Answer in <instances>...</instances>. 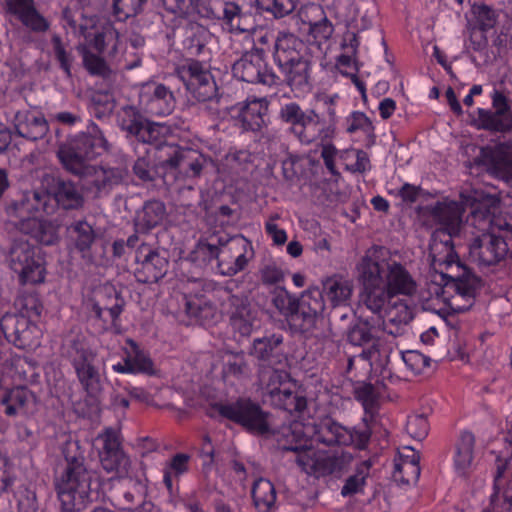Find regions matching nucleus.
I'll list each match as a JSON object with an SVG mask.
<instances>
[{"label":"nucleus","instance_id":"39","mask_svg":"<svg viewBox=\"0 0 512 512\" xmlns=\"http://www.w3.org/2000/svg\"><path fill=\"white\" fill-rule=\"evenodd\" d=\"M323 289L320 291L323 298L326 297L331 306L349 303L352 296L353 284L339 276H332L323 281Z\"/></svg>","mask_w":512,"mask_h":512},{"label":"nucleus","instance_id":"26","mask_svg":"<svg viewBox=\"0 0 512 512\" xmlns=\"http://www.w3.org/2000/svg\"><path fill=\"white\" fill-rule=\"evenodd\" d=\"M413 318V310L406 300L389 301L384 310V315L376 317L382 331L393 337L404 335L406 327Z\"/></svg>","mask_w":512,"mask_h":512},{"label":"nucleus","instance_id":"59","mask_svg":"<svg viewBox=\"0 0 512 512\" xmlns=\"http://www.w3.org/2000/svg\"><path fill=\"white\" fill-rule=\"evenodd\" d=\"M51 42L53 45L55 58L59 62L60 67L65 72L66 76L70 78L72 76L71 67L73 62V56L71 55V53L66 51L62 43V39L59 35H53Z\"/></svg>","mask_w":512,"mask_h":512},{"label":"nucleus","instance_id":"60","mask_svg":"<svg viewBox=\"0 0 512 512\" xmlns=\"http://www.w3.org/2000/svg\"><path fill=\"white\" fill-rule=\"evenodd\" d=\"M406 430L416 440H423L429 431V423L423 414L414 415L408 418Z\"/></svg>","mask_w":512,"mask_h":512},{"label":"nucleus","instance_id":"43","mask_svg":"<svg viewBox=\"0 0 512 512\" xmlns=\"http://www.w3.org/2000/svg\"><path fill=\"white\" fill-rule=\"evenodd\" d=\"M252 499L258 512H270L275 506L276 490L271 481L259 478L252 486Z\"/></svg>","mask_w":512,"mask_h":512},{"label":"nucleus","instance_id":"16","mask_svg":"<svg viewBox=\"0 0 512 512\" xmlns=\"http://www.w3.org/2000/svg\"><path fill=\"white\" fill-rule=\"evenodd\" d=\"M134 276L142 284L157 283L168 272L169 259L165 251L142 243L135 251Z\"/></svg>","mask_w":512,"mask_h":512},{"label":"nucleus","instance_id":"57","mask_svg":"<svg viewBox=\"0 0 512 512\" xmlns=\"http://www.w3.org/2000/svg\"><path fill=\"white\" fill-rule=\"evenodd\" d=\"M16 313L27 315L29 319L32 317H39L43 310V305L40 302L37 294L26 293L20 295L15 300Z\"/></svg>","mask_w":512,"mask_h":512},{"label":"nucleus","instance_id":"2","mask_svg":"<svg viewBox=\"0 0 512 512\" xmlns=\"http://www.w3.org/2000/svg\"><path fill=\"white\" fill-rule=\"evenodd\" d=\"M453 237L442 230H435L430 239L429 257L435 270L441 265L451 269V273H441L444 288L455 293L450 298L451 308L464 312L472 307L482 281L460 261L454 249Z\"/></svg>","mask_w":512,"mask_h":512},{"label":"nucleus","instance_id":"52","mask_svg":"<svg viewBox=\"0 0 512 512\" xmlns=\"http://www.w3.org/2000/svg\"><path fill=\"white\" fill-rule=\"evenodd\" d=\"M119 32L111 24H107L97 30L92 38L89 39V45L97 51L98 54H103L106 48L112 44V51H117V42Z\"/></svg>","mask_w":512,"mask_h":512},{"label":"nucleus","instance_id":"31","mask_svg":"<svg viewBox=\"0 0 512 512\" xmlns=\"http://www.w3.org/2000/svg\"><path fill=\"white\" fill-rule=\"evenodd\" d=\"M167 217L166 205L158 199L144 202L142 208L136 212L133 220L136 232L148 234L154 228L160 226Z\"/></svg>","mask_w":512,"mask_h":512},{"label":"nucleus","instance_id":"35","mask_svg":"<svg viewBox=\"0 0 512 512\" xmlns=\"http://www.w3.org/2000/svg\"><path fill=\"white\" fill-rule=\"evenodd\" d=\"M67 231L75 249L85 258L99 238L94 227L85 219L72 222Z\"/></svg>","mask_w":512,"mask_h":512},{"label":"nucleus","instance_id":"40","mask_svg":"<svg viewBox=\"0 0 512 512\" xmlns=\"http://www.w3.org/2000/svg\"><path fill=\"white\" fill-rule=\"evenodd\" d=\"M274 437L278 443V448L282 451L299 452L305 447L303 428L299 423L275 429Z\"/></svg>","mask_w":512,"mask_h":512},{"label":"nucleus","instance_id":"34","mask_svg":"<svg viewBox=\"0 0 512 512\" xmlns=\"http://www.w3.org/2000/svg\"><path fill=\"white\" fill-rule=\"evenodd\" d=\"M127 344L130 345V350L126 351L123 363L113 365V370L118 373L155 374L154 364L149 355L132 339H128Z\"/></svg>","mask_w":512,"mask_h":512},{"label":"nucleus","instance_id":"32","mask_svg":"<svg viewBox=\"0 0 512 512\" xmlns=\"http://www.w3.org/2000/svg\"><path fill=\"white\" fill-rule=\"evenodd\" d=\"M464 209L457 202H438L431 209L433 219L440 224L436 230H442L451 236H458L462 226Z\"/></svg>","mask_w":512,"mask_h":512},{"label":"nucleus","instance_id":"22","mask_svg":"<svg viewBox=\"0 0 512 512\" xmlns=\"http://www.w3.org/2000/svg\"><path fill=\"white\" fill-rule=\"evenodd\" d=\"M2 9L34 33L50 29V22L40 13L35 0H2Z\"/></svg>","mask_w":512,"mask_h":512},{"label":"nucleus","instance_id":"37","mask_svg":"<svg viewBox=\"0 0 512 512\" xmlns=\"http://www.w3.org/2000/svg\"><path fill=\"white\" fill-rule=\"evenodd\" d=\"M292 386L295 388V384L289 383L278 392H272V397L268 401L275 408L287 411L290 414L301 413L307 407V399L301 392L292 389Z\"/></svg>","mask_w":512,"mask_h":512},{"label":"nucleus","instance_id":"44","mask_svg":"<svg viewBox=\"0 0 512 512\" xmlns=\"http://www.w3.org/2000/svg\"><path fill=\"white\" fill-rule=\"evenodd\" d=\"M354 313L349 303L332 306L328 313L329 333L332 337L345 334L352 327Z\"/></svg>","mask_w":512,"mask_h":512},{"label":"nucleus","instance_id":"36","mask_svg":"<svg viewBox=\"0 0 512 512\" xmlns=\"http://www.w3.org/2000/svg\"><path fill=\"white\" fill-rule=\"evenodd\" d=\"M210 163V158L197 150L185 147L172 175L174 177L180 175L183 178H198Z\"/></svg>","mask_w":512,"mask_h":512},{"label":"nucleus","instance_id":"62","mask_svg":"<svg viewBox=\"0 0 512 512\" xmlns=\"http://www.w3.org/2000/svg\"><path fill=\"white\" fill-rule=\"evenodd\" d=\"M334 27L332 23L323 17L317 22L309 24V34L320 44L322 41H327L333 34Z\"/></svg>","mask_w":512,"mask_h":512},{"label":"nucleus","instance_id":"5","mask_svg":"<svg viewBox=\"0 0 512 512\" xmlns=\"http://www.w3.org/2000/svg\"><path fill=\"white\" fill-rule=\"evenodd\" d=\"M277 119L288 126V131L301 143L310 144L317 140L326 142L333 136L331 125L326 124L314 109H304L297 102L280 105Z\"/></svg>","mask_w":512,"mask_h":512},{"label":"nucleus","instance_id":"6","mask_svg":"<svg viewBox=\"0 0 512 512\" xmlns=\"http://www.w3.org/2000/svg\"><path fill=\"white\" fill-rule=\"evenodd\" d=\"M512 223L502 217L490 220V230L474 237L468 245L470 259L480 266H493L509 254Z\"/></svg>","mask_w":512,"mask_h":512},{"label":"nucleus","instance_id":"30","mask_svg":"<svg viewBox=\"0 0 512 512\" xmlns=\"http://www.w3.org/2000/svg\"><path fill=\"white\" fill-rule=\"evenodd\" d=\"M59 228L60 226L56 222L37 217L22 218L17 224V229L21 233L29 235L36 242L45 246L59 243Z\"/></svg>","mask_w":512,"mask_h":512},{"label":"nucleus","instance_id":"20","mask_svg":"<svg viewBox=\"0 0 512 512\" xmlns=\"http://www.w3.org/2000/svg\"><path fill=\"white\" fill-rule=\"evenodd\" d=\"M0 329L8 342L19 349L36 344L37 326L27 315L7 312L0 319Z\"/></svg>","mask_w":512,"mask_h":512},{"label":"nucleus","instance_id":"3","mask_svg":"<svg viewBox=\"0 0 512 512\" xmlns=\"http://www.w3.org/2000/svg\"><path fill=\"white\" fill-rule=\"evenodd\" d=\"M271 55L275 67L266 75V82L286 85L291 90H302L309 85L311 61L306 56L305 43L297 35L277 32Z\"/></svg>","mask_w":512,"mask_h":512},{"label":"nucleus","instance_id":"46","mask_svg":"<svg viewBox=\"0 0 512 512\" xmlns=\"http://www.w3.org/2000/svg\"><path fill=\"white\" fill-rule=\"evenodd\" d=\"M260 381L264 385L265 396L269 399L272 392H278L290 382V374L276 366H265L259 373Z\"/></svg>","mask_w":512,"mask_h":512},{"label":"nucleus","instance_id":"15","mask_svg":"<svg viewBox=\"0 0 512 512\" xmlns=\"http://www.w3.org/2000/svg\"><path fill=\"white\" fill-rule=\"evenodd\" d=\"M491 100L493 110L478 108L474 124L477 128L490 132H512L511 100L504 91L498 89L493 91Z\"/></svg>","mask_w":512,"mask_h":512},{"label":"nucleus","instance_id":"18","mask_svg":"<svg viewBox=\"0 0 512 512\" xmlns=\"http://www.w3.org/2000/svg\"><path fill=\"white\" fill-rule=\"evenodd\" d=\"M474 163L485 166L487 173L496 179L512 181V141L499 143L493 148L482 147Z\"/></svg>","mask_w":512,"mask_h":512},{"label":"nucleus","instance_id":"29","mask_svg":"<svg viewBox=\"0 0 512 512\" xmlns=\"http://www.w3.org/2000/svg\"><path fill=\"white\" fill-rule=\"evenodd\" d=\"M234 108L238 110L236 119L242 130L259 132L264 125V116L268 112L269 101L266 97L250 96Z\"/></svg>","mask_w":512,"mask_h":512},{"label":"nucleus","instance_id":"28","mask_svg":"<svg viewBox=\"0 0 512 512\" xmlns=\"http://www.w3.org/2000/svg\"><path fill=\"white\" fill-rule=\"evenodd\" d=\"M283 341V336L276 333L255 338L249 354L262 367L281 365L287 360L283 349Z\"/></svg>","mask_w":512,"mask_h":512},{"label":"nucleus","instance_id":"47","mask_svg":"<svg viewBox=\"0 0 512 512\" xmlns=\"http://www.w3.org/2000/svg\"><path fill=\"white\" fill-rule=\"evenodd\" d=\"M175 107V97L164 84H157L148 100V109L158 116L169 115Z\"/></svg>","mask_w":512,"mask_h":512},{"label":"nucleus","instance_id":"64","mask_svg":"<svg viewBox=\"0 0 512 512\" xmlns=\"http://www.w3.org/2000/svg\"><path fill=\"white\" fill-rule=\"evenodd\" d=\"M17 508L18 512H39V503L36 492L29 488H25L21 491Z\"/></svg>","mask_w":512,"mask_h":512},{"label":"nucleus","instance_id":"42","mask_svg":"<svg viewBox=\"0 0 512 512\" xmlns=\"http://www.w3.org/2000/svg\"><path fill=\"white\" fill-rule=\"evenodd\" d=\"M35 395L25 387H16L7 390L0 399V404L5 406V414L9 417L17 415L19 410L27 408L30 402L35 401Z\"/></svg>","mask_w":512,"mask_h":512},{"label":"nucleus","instance_id":"14","mask_svg":"<svg viewBox=\"0 0 512 512\" xmlns=\"http://www.w3.org/2000/svg\"><path fill=\"white\" fill-rule=\"evenodd\" d=\"M187 91L200 102L212 100L217 93V86L210 71L194 59L186 60L175 70Z\"/></svg>","mask_w":512,"mask_h":512},{"label":"nucleus","instance_id":"8","mask_svg":"<svg viewBox=\"0 0 512 512\" xmlns=\"http://www.w3.org/2000/svg\"><path fill=\"white\" fill-rule=\"evenodd\" d=\"M7 261L21 284H41L46 276L45 252L22 237L12 240Z\"/></svg>","mask_w":512,"mask_h":512},{"label":"nucleus","instance_id":"38","mask_svg":"<svg viewBox=\"0 0 512 512\" xmlns=\"http://www.w3.org/2000/svg\"><path fill=\"white\" fill-rule=\"evenodd\" d=\"M382 331L379 321L376 317L359 319L347 334V341L354 346H363L373 342H378V332Z\"/></svg>","mask_w":512,"mask_h":512},{"label":"nucleus","instance_id":"12","mask_svg":"<svg viewBox=\"0 0 512 512\" xmlns=\"http://www.w3.org/2000/svg\"><path fill=\"white\" fill-rule=\"evenodd\" d=\"M324 308L322 293L317 289L307 291L290 302L286 319L294 331L312 335L317 323L322 320Z\"/></svg>","mask_w":512,"mask_h":512},{"label":"nucleus","instance_id":"45","mask_svg":"<svg viewBox=\"0 0 512 512\" xmlns=\"http://www.w3.org/2000/svg\"><path fill=\"white\" fill-rule=\"evenodd\" d=\"M475 446V437L471 432L461 433L456 443V455L454 459L456 471L464 476L471 467L473 461V452Z\"/></svg>","mask_w":512,"mask_h":512},{"label":"nucleus","instance_id":"53","mask_svg":"<svg viewBox=\"0 0 512 512\" xmlns=\"http://www.w3.org/2000/svg\"><path fill=\"white\" fill-rule=\"evenodd\" d=\"M29 198L31 199L34 212L41 211L47 215H52L56 212V205L53 202L52 196L48 193L46 175L42 179V189L29 191Z\"/></svg>","mask_w":512,"mask_h":512},{"label":"nucleus","instance_id":"21","mask_svg":"<svg viewBox=\"0 0 512 512\" xmlns=\"http://www.w3.org/2000/svg\"><path fill=\"white\" fill-rule=\"evenodd\" d=\"M99 456L102 468L112 474L113 478L123 479L129 476L131 460L112 429H107L103 435V448Z\"/></svg>","mask_w":512,"mask_h":512},{"label":"nucleus","instance_id":"9","mask_svg":"<svg viewBox=\"0 0 512 512\" xmlns=\"http://www.w3.org/2000/svg\"><path fill=\"white\" fill-rule=\"evenodd\" d=\"M377 260L365 256L358 265L359 281L362 284L360 302L373 314L382 315L389 301L394 297L387 290L384 280L380 277Z\"/></svg>","mask_w":512,"mask_h":512},{"label":"nucleus","instance_id":"25","mask_svg":"<svg viewBox=\"0 0 512 512\" xmlns=\"http://www.w3.org/2000/svg\"><path fill=\"white\" fill-rule=\"evenodd\" d=\"M251 249V243L242 235H234L228 246L220 250L217 267L224 276H234L243 271L248 265L246 254Z\"/></svg>","mask_w":512,"mask_h":512},{"label":"nucleus","instance_id":"11","mask_svg":"<svg viewBox=\"0 0 512 512\" xmlns=\"http://www.w3.org/2000/svg\"><path fill=\"white\" fill-rule=\"evenodd\" d=\"M371 434L372 430L367 417L363 418L362 425L352 429H347L331 418H326L314 425L313 439L326 446L354 445L357 449L364 450L368 446Z\"/></svg>","mask_w":512,"mask_h":512},{"label":"nucleus","instance_id":"23","mask_svg":"<svg viewBox=\"0 0 512 512\" xmlns=\"http://www.w3.org/2000/svg\"><path fill=\"white\" fill-rule=\"evenodd\" d=\"M228 304L229 324L234 335L249 337L257 322L258 310L244 294L231 295Z\"/></svg>","mask_w":512,"mask_h":512},{"label":"nucleus","instance_id":"49","mask_svg":"<svg viewBox=\"0 0 512 512\" xmlns=\"http://www.w3.org/2000/svg\"><path fill=\"white\" fill-rule=\"evenodd\" d=\"M82 54L83 65L91 75L101 77L107 82V86L115 82L116 73L110 69L104 58L91 53L86 48L82 49Z\"/></svg>","mask_w":512,"mask_h":512},{"label":"nucleus","instance_id":"56","mask_svg":"<svg viewBox=\"0 0 512 512\" xmlns=\"http://www.w3.org/2000/svg\"><path fill=\"white\" fill-rule=\"evenodd\" d=\"M256 6L275 18H283L294 11L296 0H256Z\"/></svg>","mask_w":512,"mask_h":512},{"label":"nucleus","instance_id":"1","mask_svg":"<svg viewBox=\"0 0 512 512\" xmlns=\"http://www.w3.org/2000/svg\"><path fill=\"white\" fill-rule=\"evenodd\" d=\"M88 129V132L79 133L59 143L56 156L62 168L78 178L86 196L92 200H101L125 182L127 171L108 164L91 163L103 153L110 152L112 144L95 123Z\"/></svg>","mask_w":512,"mask_h":512},{"label":"nucleus","instance_id":"27","mask_svg":"<svg viewBox=\"0 0 512 512\" xmlns=\"http://www.w3.org/2000/svg\"><path fill=\"white\" fill-rule=\"evenodd\" d=\"M125 300L113 285H104L96 293L92 304L94 317L104 324L115 323L122 313Z\"/></svg>","mask_w":512,"mask_h":512},{"label":"nucleus","instance_id":"61","mask_svg":"<svg viewBox=\"0 0 512 512\" xmlns=\"http://www.w3.org/2000/svg\"><path fill=\"white\" fill-rule=\"evenodd\" d=\"M420 465L415 463H395L394 477L404 484H410L418 480Z\"/></svg>","mask_w":512,"mask_h":512},{"label":"nucleus","instance_id":"17","mask_svg":"<svg viewBox=\"0 0 512 512\" xmlns=\"http://www.w3.org/2000/svg\"><path fill=\"white\" fill-rule=\"evenodd\" d=\"M266 51L264 48L254 45L249 51L242 54L232 66L234 77L248 83H261L267 86H279V83L266 82V75L273 72V67L266 61Z\"/></svg>","mask_w":512,"mask_h":512},{"label":"nucleus","instance_id":"10","mask_svg":"<svg viewBox=\"0 0 512 512\" xmlns=\"http://www.w3.org/2000/svg\"><path fill=\"white\" fill-rule=\"evenodd\" d=\"M66 353L80 384L89 396L95 397L102 389L100 373L94 365L96 354L90 349L85 338L80 335L68 341Z\"/></svg>","mask_w":512,"mask_h":512},{"label":"nucleus","instance_id":"55","mask_svg":"<svg viewBox=\"0 0 512 512\" xmlns=\"http://www.w3.org/2000/svg\"><path fill=\"white\" fill-rule=\"evenodd\" d=\"M230 358L226 361L223 368V373L227 376H233L235 378L246 377L250 374L251 369L246 359L245 353L230 352Z\"/></svg>","mask_w":512,"mask_h":512},{"label":"nucleus","instance_id":"7","mask_svg":"<svg viewBox=\"0 0 512 512\" xmlns=\"http://www.w3.org/2000/svg\"><path fill=\"white\" fill-rule=\"evenodd\" d=\"M211 410L254 436L270 438L275 433L271 413L250 398H238L231 403H214Z\"/></svg>","mask_w":512,"mask_h":512},{"label":"nucleus","instance_id":"63","mask_svg":"<svg viewBox=\"0 0 512 512\" xmlns=\"http://www.w3.org/2000/svg\"><path fill=\"white\" fill-rule=\"evenodd\" d=\"M6 212L8 215L15 217H23L24 214L34 213L29 192L24 193L19 200L11 202L6 207Z\"/></svg>","mask_w":512,"mask_h":512},{"label":"nucleus","instance_id":"54","mask_svg":"<svg viewBox=\"0 0 512 512\" xmlns=\"http://www.w3.org/2000/svg\"><path fill=\"white\" fill-rule=\"evenodd\" d=\"M471 11L476 19L475 25L481 27L482 30H490L496 26L498 13L493 7L483 2H475Z\"/></svg>","mask_w":512,"mask_h":512},{"label":"nucleus","instance_id":"13","mask_svg":"<svg viewBox=\"0 0 512 512\" xmlns=\"http://www.w3.org/2000/svg\"><path fill=\"white\" fill-rule=\"evenodd\" d=\"M117 121L127 137L143 144L157 143L169 132L168 126L149 120L135 105L122 106L117 113Z\"/></svg>","mask_w":512,"mask_h":512},{"label":"nucleus","instance_id":"58","mask_svg":"<svg viewBox=\"0 0 512 512\" xmlns=\"http://www.w3.org/2000/svg\"><path fill=\"white\" fill-rule=\"evenodd\" d=\"M402 361L412 375L420 374L430 366V358L416 350L403 352Z\"/></svg>","mask_w":512,"mask_h":512},{"label":"nucleus","instance_id":"4","mask_svg":"<svg viewBox=\"0 0 512 512\" xmlns=\"http://www.w3.org/2000/svg\"><path fill=\"white\" fill-rule=\"evenodd\" d=\"M64 459L66 467L55 479L60 512H84L91 503L89 496L94 472L87 467L86 457Z\"/></svg>","mask_w":512,"mask_h":512},{"label":"nucleus","instance_id":"19","mask_svg":"<svg viewBox=\"0 0 512 512\" xmlns=\"http://www.w3.org/2000/svg\"><path fill=\"white\" fill-rule=\"evenodd\" d=\"M46 181H48V193L52 196L56 209L78 211L84 208L86 195L79 183L49 174H46Z\"/></svg>","mask_w":512,"mask_h":512},{"label":"nucleus","instance_id":"48","mask_svg":"<svg viewBox=\"0 0 512 512\" xmlns=\"http://www.w3.org/2000/svg\"><path fill=\"white\" fill-rule=\"evenodd\" d=\"M351 460V454L346 452L333 455L318 454L314 475L326 476L340 472L351 462Z\"/></svg>","mask_w":512,"mask_h":512},{"label":"nucleus","instance_id":"24","mask_svg":"<svg viewBox=\"0 0 512 512\" xmlns=\"http://www.w3.org/2000/svg\"><path fill=\"white\" fill-rule=\"evenodd\" d=\"M377 265L380 277L393 297L397 294L410 296L416 292V282L401 263L383 259L377 261Z\"/></svg>","mask_w":512,"mask_h":512},{"label":"nucleus","instance_id":"33","mask_svg":"<svg viewBox=\"0 0 512 512\" xmlns=\"http://www.w3.org/2000/svg\"><path fill=\"white\" fill-rule=\"evenodd\" d=\"M16 134L31 141L42 139L48 132V123L41 115L25 110L18 111L13 119Z\"/></svg>","mask_w":512,"mask_h":512},{"label":"nucleus","instance_id":"51","mask_svg":"<svg viewBox=\"0 0 512 512\" xmlns=\"http://www.w3.org/2000/svg\"><path fill=\"white\" fill-rule=\"evenodd\" d=\"M354 396L362 403L365 413L370 416V421H372L380 397L378 386L362 382L354 388Z\"/></svg>","mask_w":512,"mask_h":512},{"label":"nucleus","instance_id":"50","mask_svg":"<svg viewBox=\"0 0 512 512\" xmlns=\"http://www.w3.org/2000/svg\"><path fill=\"white\" fill-rule=\"evenodd\" d=\"M185 312L201 325H208L215 318L216 307L202 298H192L186 300Z\"/></svg>","mask_w":512,"mask_h":512},{"label":"nucleus","instance_id":"41","mask_svg":"<svg viewBox=\"0 0 512 512\" xmlns=\"http://www.w3.org/2000/svg\"><path fill=\"white\" fill-rule=\"evenodd\" d=\"M154 144L156 145V173L158 170H162V177H165L168 172L173 174L185 147L161 142V139Z\"/></svg>","mask_w":512,"mask_h":512}]
</instances>
